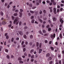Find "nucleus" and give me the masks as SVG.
I'll return each mask as SVG.
<instances>
[{"mask_svg": "<svg viewBox=\"0 0 64 64\" xmlns=\"http://www.w3.org/2000/svg\"><path fill=\"white\" fill-rule=\"evenodd\" d=\"M19 18L18 17H17L16 18V19L14 21V24H16V25H17L19 23V21L17 20H19Z\"/></svg>", "mask_w": 64, "mask_h": 64, "instance_id": "nucleus-1", "label": "nucleus"}, {"mask_svg": "<svg viewBox=\"0 0 64 64\" xmlns=\"http://www.w3.org/2000/svg\"><path fill=\"white\" fill-rule=\"evenodd\" d=\"M26 4L28 6L30 7H32V4L31 3L29 4L28 2H27Z\"/></svg>", "mask_w": 64, "mask_h": 64, "instance_id": "nucleus-2", "label": "nucleus"}, {"mask_svg": "<svg viewBox=\"0 0 64 64\" xmlns=\"http://www.w3.org/2000/svg\"><path fill=\"white\" fill-rule=\"evenodd\" d=\"M55 34H54V35L52 34L51 35L50 37L52 39H53L54 38H55Z\"/></svg>", "mask_w": 64, "mask_h": 64, "instance_id": "nucleus-3", "label": "nucleus"}, {"mask_svg": "<svg viewBox=\"0 0 64 64\" xmlns=\"http://www.w3.org/2000/svg\"><path fill=\"white\" fill-rule=\"evenodd\" d=\"M19 33L20 35H21V36L23 35V32L22 31H20L19 32Z\"/></svg>", "mask_w": 64, "mask_h": 64, "instance_id": "nucleus-4", "label": "nucleus"}, {"mask_svg": "<svg viewBox=\"0 0 64 64\" xmlns=\"http://www.w3.org/2000/svg\"><path fill=\"white\" fill-rule=\"evenodd\" d=\"M50 56V53H48L46 55V57L47 58H48V57H49V56Z\"/></svg>", "mask_w": 64, "mask_h": 64, "instance_id": "nucleus-5", "label": "nucleus"}, {"mask_svg": "<svg viewBox=\"0 0 64 64\" xmlns=\"http://www.w3.org/2000/svg\"><path fill=\"white\" fill-rule=\"evenodd\" d=\"M60 22H61V24H62L63 23L64 21L62 20V19L60 18Z\"/></svg>", "mask_w": 64, "mask_h": 64, "instance_id": "nucleus-6", "label": "nucleus"}, {"mask_svg": "<svg viewBox=\"0 0 64 64\" xmlns=\"http://www.w3.org/2000/svg\"><path fill=\"white\" fill-rule=\"evenodd\" d=\"M19 16L20 17H22V12H20V15Z\"/></svg>", "mask_w": 64, "mask_h": 64, "instance_id": "nucleus-7", "label": "nucleus"}, {"mask_svg": "<svg viewBox=\"0 0 64 64\" xmlns=\"http://www.w3.org/2000/svg\"><path fill=\"white\" fill-rule=\"evenodd\" d=\"M39 51L38 52V53L40 54L41 53V52L42 51V50L41 48L39 49Z\"/></svg>", "mask_w": 64, "mask_h": 64, "instance_id": "nucleus-8", "label": "nucleus"}, {"mask_svg": "<svg viewBox=\"0 0 64 64\" xmlns=\"http://www.w3.org/2000/svg\"><path fill=\"white\" fill-rule=\"evenodd\" d=\"M58 59H61V55L60 54H58Z\"/></svg>", "mask_w": 64, "mask_h": 64, "instance_id": "nucleus-9", "label": "nucleus"}, {"mask_svg": "<svg viewBox=\"0 0 64 64\" xmlns=\"http://www.w3.org/2000/svg\"><path fill=\"white\" fill-rule=\"evenodd\" d=\"M52 58H51V57H49L48 58V61H49L50 60H52Z\"/></svg>", "mask_w": 64, "mask_h": 64, "instance_id": "nucleus-10", "label": "nucleus"}, {"mask_svg": "<svg viewBox=\"0 0 64 64\" xmlns=\"http://www.w3.org/2000/svg\"><path fill=\"white\" fill-rule=\"evenodd\" d=\"M7 23L6 22L3 21L2 22V25H5Z\"/></svg>", "mask_w": 64, "mask_h": 64, "instance_id": "nucleus-11", "label": "nucleus"}, {"mask_svg": "<svg viewBox=\"0 0 64 64\" xmlns=\"http://www.w3.org/2000/svg\"><path fill=\"white\" fill-rule=\"evenodd\" d=\"M38 32H39V33H40V34H41V35H43V34L42 33V32H41V31L40 30V31H39Z\"/></svg>", "mask_w": 64, "mask_h": 64, "instance_id": "nucleus-12", "label": "nucleus"}, {"mask_svg": "<svg viewBox=\"0 0 64 64\" xmlns=\"http://www.w3.org/2000/svg\"><path fill=\"white\" fill-rule=\"evenodd\" d=\"M52 20L54 21H55L56 20V18L55 17H54L52 18Z\"/></svg>", "mask_w": 64, "mask_h": 64, "instance_id": "nucleus-13", "label": "nucleus"}, {"mask_svg": "<svg viewBox=\"0 0 64 64\" xmlns=\"http://www.w3.org/2000/svg\"><path fill=\"white\" fill-rule=\"evenodd\" d=\"M30 39H33V35H30Z\"/></svg>", "mask_w": 64, "mask_h": 64, "instance_id": "nucleus-14", "label": "nucleus"}, {"mask_svg": "<svg viewBox=\"0 0 64 64\" xmlns=\"http://www.w3.org/2000/svg\"><path fill=\"white\" fill-rule=\"evenodd\" d=\"M3 13L2 12H0V15L1 16H3Z\"/></svg>", "mask_w": 64, "mask_h": 64, "instance_id": "nucleus-15", "label": "nucleus"}, {"mask_svg": "<svg viewBox=\"0 0 64 64\" xmlns=\"http://www.w3.org/2000/svg\"><path fill=\"white\" fill-rule=\"evenodd\" d=\"M59 36L60 38H62V34H60V35Z\"/></svg>", "mask_w": 64, "mask_h": 64, "instance_id": "nucleus-16", "label": "nucleus"}, {"mask_svg": "<svg viewBox=\"0 0 64 64\" xmlns=\"http://www.w3.org/2000/svg\"><path fill=\"white\" fill-rule=\"evenodd\" d=\"M34 50H33V49L32 50L30 51V53H32V52H34Z\"/></svg>", "mask_w": 64, "mask_h": 64, "instance_id": "nucleus-17", "label": "nucleus"}, {"mask_svg": "<svg viewBox=\"0 0 64 64\" xmlns=\"http://www.w3.org/2000/svg\"><path fill=\"white\" fill-rule=\"evenodd\" d=\"M34 12L36 15L38 14V11H34Z\"/></svg>", "mask_w": 64, "mask_h": 64, "instance_id": "nucleus-18", "label": "nucleus"}, {"mask_svg": "<svg viewBox=\"0 0 64 64\" xmlns=\"http://www.w3.org/2000/svg\"><path fill=\"white\" fill-rule=\"evenodd\" d=\"M51 28H49L48 29V31H51Z\"/></svg>", "mask_w": 64, "mask_h": 64, "instance_id": "nucleus-19", "label": "nucleus"}, {"mask_svg": "<svg viewBox=\"0 0 64 64\" xmlns=\"http://www.w3.org/2000/svg\"><path fill=\"white\" fill-rule=\"evenodd\" d=\"M18 59L19 61H21V60H22V58L20 57Z\"/></svg>", "mask_w": 64, "mask_h": 64, "instance_id": "nucleus-20", "label": "nucleus"}, {"mask_svg": "<svg viewBox=\"0 0 64 64\" xmlns=\"http://www.w3.org/2000/svg\"><path fill=\"white\" fill-rule=\"evenodd\" d=\"M12 20H14V18H15V17L14 16H12Z\"/></svg>", "mask_w": 64, "mask_h": 64, "instance_id": "nucleus-21", "label": "nucleus"}, {"mask_svg": "<svg viewBox=\"0 0 64 64\" xmlns=\"http://www.w3.org/2000/svg\"><path fill=\"white\" fill-rule=\"evenodd\" d=\"M48 35V34H46L44 35V36H47Z\"/></svg>", "mask_w": 64, "mask_h": 64, "instance_id": "nucleus-22", "label": "nucleus"}, {"mask_svg": "<svg viewBox=\"0 0 64 64\" xmlns=\"http://www.w3.org/2000/svg\"><path fill=\"white\" fill-rule=\"evenodd\" d=\"M24 37L25 39H26V38H27V36L26 35H24Z\"/></svg>", "mask_w": 64, "mask_h": 64, "instance_id": "nucleus-23", "label": "nucleus"}, {"mask_svg": "<svg viewBox=\"0 0 64 64\" xmlns=\"http://www.w3.org/2000/svg\"><path fill=\"white\" fill-rule=\"evenodd\" d=\"M30 12L31 13H32V14H33L34 13V12L33 11H32V10L30 11Z\"/></svg>", "mask_w": 64, "mask_h": 64, "instance_id": "nucleus-24", "label": "nucleus"}, {"mask_svg": "<svg viewBox=\"0 0 64 64\" xmlns=\"http://www.w3.org/2000/svg\"><path fill=\"white\" fill-rule=\"evenodd\" d=\"M28 28V27L26 26H25L24 27V29H27Z\"/></svg>", "mask_w": 64, "mask_h": 64, "instance_id": "nucleus-25", "label": "nucleus"}, {"mask_svg": "<svg viewBox=\"0 0 64 64\" xmlns=\"http://www.w3.org/2000/svg\"><path fill=\"white\" fill-rule=\"evenodd\" d=\"M34 16H32L30 17V19H33L34 18Z\"/></svg>", "mask_w": 64, "mask_h": 64, "instance_id": "nucleus-26", "label": "nucleus"}, {"mask_svg": "<svg viewBox=\"0 0 64 64\" xmlns=\"http://www.w3.org/2000/svg\"><path fill=\"white\" fill-rule=\"evenodd\" d=\"M19 24L20 26H21V24H22V22H20L19 23Z\"/></svg>", "mask_w": 64, "mask_h": 64, "instance_id": "nucleus-27", "label": "nucleus"}, {"mask_svg": "<svg viewBox=\"0 0 64 64\" xmlns=\"http://www.w3.org/2000/svg\"><path fill=\"white\" fill-rule=\"evenodd\" d=\"M50 49H51L52 50V51H53V50H54V48H53V47H51Z\"/></svg>", "mask_w": 64, "mask_h": 64, "instance_id": "nucleus-28", "label": "nucleus"}, {"mask_svg": "<svg viewBox=\"0 0 64 64\" xmlns=\"http://www.w3.org/2000/svg\"><path fill=\"white\" fill-rule=\"evenodd\" d=\"M6 39H9V36H6Z\"/></svg>", "mask_w": 64, "mask_h": 64, "instance_id": "nucleus-29", "label": "nucleus"}, {"mask_svg": "<svg viewBox=\"0 0 64 64\" xmlns=\"http://www.w3.org/2000/svg\"><path fill=\"white\" fill-rule=\"evenodd\" d=\"M6 57L8 59H9L10 58V56L9 55H7L6 56Z\"/></svg>", "mask_w": 64, "mask_h": 64, "instance_id": "nucleus-30", "label": "nucleus"}, {"mask_svg": "<svg viewBox=\"0 0 64 64\" xmlns=\"http://www.w3.org/2000/svg\"><path fill=\"white\" fill-rule=\"evenodd\" d=\"M34 20H32L31 21L32 23H34Z\"/></svg>", "mask_w": 64, "mask_h": 64, "instance_id": "nucleus-31", "label": "nucleus"}, {"mask_svg": "<svg viewBox=\"0 0 64 64\" xmlns=\"http://www.w3.org/2000/svg\"><path fill=\"white\" fill-rule=\"evenodd\" d=\"M17 15V13H15L14 14V16H16Z\"/></svg>", "mask_w": 64, "mask_h": 64, "instance_id": "nucleus-32", "label": "nucleus"}, {"mask_svg": "<svg viewBox=\"0 0 64 64\" xmlns=\"http://www.w3.org/2000/svg\"><path fill=\"white\" fill-rule=\"evenodd\" d=\"M39 46V43L38 42H36V46L38 47Z\"/></svg>", "mask_w": 64, "mask_h": 64, "instance_id": "nucleus-33", "label": "nucleus"}, {"mask_svg": "<svg viewBox=\"0 0 64 64\" xmlns=\"http://www.w3.org/2000/svg\"><path fill=\"white\" fill-rule=\"evenodd\" d=\"M50 27V26L49 25H48L46 26V27L47 28H49Z\"/></svg>", "mask_w": 64, "mask_h": 64, "instance_id": "nucleus-34", "label": "nucleus"}, {"mask_svg": "<svg viewBox=\"0 0 64 64\" xmlns=\"http://www.w3.org/2000/svg\"><path fill=\"white\" fill-rule=\"evenodd\" d=\"M42 32L44 33H46V32L45 30H43Z\"/></svg>", "mask_w": 64, "mask_h": 64, "instance_id": "nucleus-35", "label": "nucleus"}, {"mask_svg": "<svg viewBox=\"0 0 64 64\" xmlns=\"http://www.w3.org/2000/svg\"><path fill=\"white\" fill-rule=\"evenodd\" d=\"M50 1L51 2H52V3H53L55 2V1L54 0H51Z\"/></svg>", "mask_w": 64, "mask_h": 64, "instance_id": "nucleus-36", "label": "nucleus"}, {"mask_svg": "<svg viewBox=\"0 0 64 64\" xmlns=\"http://www.w3.org/2000/svg\"><path fill=\"white\" fill-rule=\"evenodd\" d=\"M42 45V44L41 43H40V45H39V47L40 48H41V45Z\"/></svg>", "mask_w": 64, "mask_h": 64, "instance_id": "nucleus-37", "label": "nucleus"}, {"mask_svg": "<svg viewBox=\"0 0 64 64\" xmlns=\"http://www.w3.org/2000/svg\"><path fill=\"white\" fill-rule=\"evenodd\" d=\"M19 63H20L22 64V63H23V62L21 61H19Z\"/></svg>", "mask_w": 64, "mask_h": 64, "instance_id": "nucleus-38", "label": "nucleus"}, {"mask_svg": "<svg viewBox=\"0 0 64 64\" xmlns=\"http://www.w3.org/2000/svg\"><path fill=\"white\" fill-rule=\"evenodd\" d=\"M56 2H54L53 3V4L54 5H55L56 4Z\"/></svg>", "mask_w": 64, "mask_h": 64, "instance_id": "nucleus-39", "label": "nucleus"}, {"mask_svg": "<svg viewBox=\"0 0 64 64\" xmlns=\"http://www.w3.org/2000/svg\"><path fill=\"white\" fill-rule=\"evenodd\" d=\"M53 63V62L52 61H50V62L49 64H52Z\"/></svg>", "mask_w": 64, "mask_h": 64, "instance_id": "nucleus-40", "label": "nucleus"}, {"mask_svg": "<svg viewBox=\"0 0 64 64\" xmlns=\"http://www.w3.org/2000/svg\"><path fill=\"white\" fill-rule=\"evenodd\" d=\"M13 41H14V38H12L11 42H13Z\"/></svg>", "mask_w": 64, "mask_h": 64, "instance_id": "nucleus-41", "label": "nucleus"}, {"mask_svg": "<svg viewBox=\"0 0 64 64\" xmlns=\"http://www.w3.org/2000/svg\"><path fill=\"white\" fill-rule=\"evenodd\" d=\"M26 51V48H24L23 49V52H25Z\"/></svg>", "mask_w": 64, "mask_h": 64, "instance_id": "nucleus-42", "label": "nucleus"}, {"mask_svg": "<svg viewBox=\"0 0 64 64\" xmlns=\"http://www.w3.org/2000/svg\"><path fill=\"white\" fill-rule=\"evenodd\" d=\"M20 11L21 12H23V10L22 9H20Z\"/></svg>", "mask_w": 64, "mask_h": 64, "instance_id": "nucleus-43", "label": "nucleus"}, {"mask_svg": "<svg viewBox=\"0 0 64 64\" xmlns=\"http://www.w3.org/2000/svg\"><path fill=\"white\" fill-rule=\"evenodd\" d=\"M11 26H12V25H11V24H10L8 25V27H9V28H10V27H11Z\"/></svg>", "mask_w": 64, "mask_h": 64, "instance_id": "nucleus-44", "label": "nucleus"}, {"mask_svg": "<svg viewBox=\"0 0 64 64\" xmlns=\"http://www.w3.org/2000/svg\"><path fill=\"white\" fill-rule=\"evenodd\" d=\"M54 13L55 14H56V13H57V12H56V10L55 11H54Z\"/></svg>", "mask_w": 64, "mask_h": 64, "instance_id": "nucleus-45", "label": "nucleus"}, {"mask_svg": "<svg viewBox=\"0 0 64 64\" xmlns=\"http://www.w3.org/2000/svg\"><path fill=\"white\" fill-rule=\"evenodd\" d=\"M36 8V7L35 6H33L32 8V9H35V8Z\"/></svg>", "mask_w": 64, "mask_h": 64, "instance_id": "nucleus-46", "label": "nucleus"}, {"mask_svg": "<svg viewBox=\"0 0 64 64\" xmlns=\"http://www.w3.org/2000/svg\"><path fill=\"white\" fill-rule=\"evenodd\" d=\"M7 35H8V33H6L4 34V35H5V36H7Z\"/></svg>", "mask_w": 64, "mask_h": 64, "instance_id": "nucleus-47", "label": "nucleus"}, {"mask_svg": "<svg viewBox=\"0 0 64 64\" xmlns=\"http://www.w3.org/2000/svg\"><path fill=\"white\" fill-rule=\"evenodd\" d=\"M56 64H59V63H58V62H57L58 61H57V60H56Z\"/></svg>", "mask_w": 64, "mask_h": 64, "instance_id": "nucleus-48", "label": "nucleus"}, {"mask_svg": "<svg viewBox=\"0 0 64 64\" xmlns=\"http://www.w3.org/2000/svg\"><path fill=\"white\" fill-rule=\"evenodd\" d=\"M54 11H56V8H54Z\"/></svg>", "mask_w": 64, "mask_h": 64, "instance_id": "nucleus-49", "label": "nucleus"}, {"mask_svg": "<svg viewBox=\"0 0 64 64\" xmlns=\"http://www.w3.org/2000/svg\"><path fill=\"white\" fill-rule=\"evenodd\" d=\"M15 12H19V10H15Z\"/></svg>", "mask_w": 64, "mask_h": 64, "instance_id": "nucleus-50", "label": "nucleus"}, {"mask_svg": "<svg viewBox=\"0 0 64 64\" xmlns=\"http://www.w3.org/2000/svg\"><path fill=\"white\" fill-rule=\"evenodd\" d=\"M46 2L47 3H50V1L48 0H47Z\"/></svg>", "mask_w": 64, "mask_h": 64, "instance_id": "nucleus-51", "label": "nucleus"}, {"mask_svg": "<svg viewBox=\"0 0 64 64\" xmlns=\"http://www.w3.org/2000/svg\"><path fill=\"white\" fill-rule=\"evenodd\" d=\"M62 24H61L60 25V28H61V27H62Z\"/></svg>", "mask_w": 64, "mask_h": 64, "instance_id": "nucleus-52", "label": "nucleus"}, {"mask_svg": "<svg viewBox=\"0 0 64 64\" xmlns=\"http://www.w3.org/2000/svg\"><path fill=\"white\" fill-rule=\"evenodd\" d=\"M51 57L52 58H53V57H54V55H53V54L51 55Z\"/></svg>", "mask_w": 64, "mask_h": 64, "instance_id": "nucleus-53", "label": "nucleus"}, {"mask_svg": "<svg viewBox=\"0 0 64 64\" xmlns=\"http://www.w3.org/2000/svg\"><path fill=\"white\" fill-rule=\"evenodd\" d=\"M59 64H61V60H60L59 61Z\"/></svg>", "mask_w": 64, "mask_h": 64, "instance_id": "nucleus-54", "label": "nucleus"}, {"mask_svg": "<svg viewBox=\"0 0 64 64\" xmlns=\"http://www.w3.org/2000/svg\"><path fill=\"white\" fill-rule=\"evenodd\" d=\"M39 21L41 23H42L43 21H42V20H41V19H40L39 20Z\"/></svg>", "mask_w": 64, "mask_h": 64, "instance_id": "nucleus-55", "label": "nucleus"}, {"mask_svg": "<svg viewBox=\"0 0 64 64\" xmlns=\"http://www.w3.org/2000/svg\"><path fill=\"white\" fill-rule=\"evenodd\" d=\"M53 4H52V2H50V4H49V5H50V6H51V5H52Z\"/></svg>", "mask_w": 64, "mask_h": 64, "instance_id": "nucleus-56", "label": "nucleus"}, {"mask_svg": "<svg viewBox=\"0 0 64 64\" xmlns=\"http://www.w3.org/2000/svg\"><path fill=\"white\" fill-rule=\"evenodd\" d=\"M24 43V41H22V45H23Z\"/></svg>", "mask_w": 64, "mask_h": 64, "instance_id": "nucleus-57", "label": "nucleus"}, {"mask_svg": "<svg viewBox=\"0 0 64 64\" xmlns=\"http://www.w3.org/2000/svg\"><path fill=\"white\" fill-rule=\"evenodd\" d=\"M5 51L6 52H8V50L7 49H6L5 50Z\"/></svg>", "mask_w": 64, "mask_h": 64, "instance_id": "nucleus-58", "label": "nucleus"}, {"mask_svg": "<svg viewBox=\"0 0 64 64\" xmlns=\"http://www.w3.org/2000/svg\"><path fill=\"white\" fill-rule=\"evenodd\" d=\"M47 42H48V41L47 40H45L44 41V42H45L46 43H47Z\"/></svg>", "mask_w": 64, "mask_h": 64, "instance_id": "nucleus-59", "label": "nucleus"}, {"mask_svg": "<svg viewBox=\"0 0 64 64\" xmlns=\"http://www.w3.org/2000/svg\"><path fill=\"white\" fill-rule=\"evenodd\" d=\"M43 19L44 20H46L47 19V18H43Z\"/></svg>", "mask_w": 64, "mask_h": 64, "instance_id": "nucleus-60", "label": "nucleus"}, {"mask_svg": "<svg viewBox=\"0 0 64 64\" xmlns=\"http://www.w3.org/2000/svg\"><path fill=\"white\" fill-rule=\"evenodd\" d=\"M59 11H60V10L59 9L57 10V12L58 13Z\"/></svg>", "mask_w": 64, "mask_h": 64, "instance_id": "nucleus-61", "label": "nucleus"}, {"mask_svg": "<svg viewBox=\"0 0 64 64\" xmlns=\"http://www.w3.org/2000/svg\"><path fill=\"white\" fill-rule=\"evenodd\" d=\"M34 61V59H32L31 60V62H33Z\"/></svg>", "mask_w": 64, "mask_h": 64, "instance_id": "nucleus-62", "label": "nucleus"}, {"mask_svg": "<svg viewBox=\"0 0 64 64\" xmlns=\"http://www.w3.org/2000/svg\"><path fill=\"white\" fill-rule=\"evenodd\" d=\"M42 3L44 4H45V1H43L42 2Z\"/></svg>", "mask_w": 64, "mask_h": 64, "instance_id": "nucleus-63", "label": "nucleus"}, {"mask_svg": "<svg viewBox=\"0 0 64 64\" xmlns=\"http://www.w3.org/2000/svg\"><path fill=\"white\" fill-rule=\"evenodd\" d=\"M52 43V41H50L49 42V44H51Z\"/></svg>", "mask_w": 64, "mask_h": 64, "instance_id": "nucleus-64", "label": "nucleus"}]
</instances>
